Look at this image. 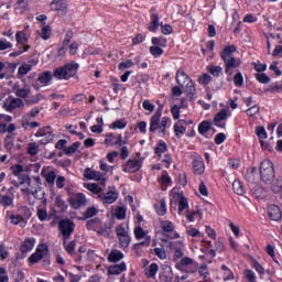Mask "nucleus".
<instances>
[{"label": "nucleus", "instance_id": "obj_41", "mask_svg": "<svg viewBox=\"0 0 282 282\" xmlns=\"http://www.w3.org/2000/svg\"><path fill=\"white\" fill-rule=\"evenodd\" d=\"M171 127V117H163L160 124V135L164 138L166 135V128Z\"/></svg>", "mask_w": 282, "mask_h": 282}, {"label": "nucleus", "instance_id": "obj_1", "mask_svg": "<svg viewBox=\"0 0 282 282\" xmlns=\"http://www.w3.org/2000/svg\"><path fill=\"white\" fill-rule=\"evenodd\" d=\"M7 217L12 226H20V228H25L30 217H32V210L30 207L22 205L18 207L17 212H8Z\"/></svg>", "mask_w": 282, "mask_h": 282}, {"label": "nucleus", "instance_id": "obj_51", "mask_svg": "<svg viewBox=\"0 0 282 282\" xmlns=\"http://www.w3.org/2000/svg\"><path fill=\"white\" fill-rule=\"evenodd\" d=\"M80 141L72 143L68 148L64 149L65 155H74L78 149H80Z\"/></svg>", "mask_w": 282, "mask_h": 282}, {"label": "nucleus", "instance_id": "obj_48", "mask_svg": "<svg viewBox=\"0 0 282 282\" xmlns=\"http://www.w3.org/2000/svg\"><path fill=\"white\" fill-rule=\"evenodd\" d=\"M188 198L186 196L182 195L178 200V215H182L183 210H188Z\"/></svg>", "mask_w": 282, "mask_h": 282}, {"label": "nucleus", "instance_id": "obj_4", "mask_svg": "<svg viewBox=\"0 0 282 282\" xmlns=\"http://www.w3.org/2000/svg\"><path fill=\"white\" fill-rule=\"evenodd\" d=\"M115 232L117 235L120 248H122V250H128L129 246H131V234L124 228V224L117 225Z\"/></svg>", "mask_w": 282, "mask_h": 282}, {"label": "nucleus", "instance_id": "obj_23", "mask_svg": "<svg viewBox=\"0 0 282 282\" xmlns=\"http://www.w3.org/2000/svg\"><path fill=\"white\" fill-rule=\"evenodd\" d=\"M51 10L53 12H64V14H67V0H53L51 2Z\"/></svg>", "mask_w": 282, "mask_h": 282}, {"label": "nucleus", "instance_id": "obj_5", "mask_svg": "<svg viewBox=\"0 0 282 282\" xmlns=\"http://www.w3.org/2000/svg\"><path fill=\"white\" fill-rule=\"evenodd\" d=\"M260 177L262 182L268 184V182H272L274 180V164L272 161L265 159L260 164Z\"/></svg>", "mask_w": 282, "mask_h": 282}, {"label": "nucleus", "instance_id": "obj_44", "mask_svg": "<svg viewBox=\"0 0 282 282\" xmlns=\"http://www.w3.org/2000/svg\"><path fill=\"white\" fill-rule=\"evenodd\" d=\"M15 41H17L15 47H19V45H25V43H28V34H25V32L23 31H18L15 33Z\"/></svg>", "mask_w": 282, "mask_h": 282}, {"label": "nucleus", "instance_id": "obj_39", "mask_svg": "<svg viewBox=\"0 0 282 282\" xmlns=\"http://www.w3.org/2000/svg\"><path fill=\"white\" fill-rule=\"evenodd\" d=\"M127 124H129V121H127V119H118L109 126V129H112V131H116L118 129L122 130L127 129Z\"/></svg>", "mask_w": 282, "mask_h": 282}, {"label": "nucleus", "instance_id": "obj_28", "mask_svg": "<svg viewBox=\"0 0 282 282\" xmlns=\"http://www.w3.org/2000/svg\"><path fill=\"white\" fill-rule=\"evenodd\" d=\"M174 135H176V138H182V135H184V133H186V120L181 119L178 120L174 126Z\"/></svg>", "mask_w": 282, "mask_h": 282}, {"label": "nucleus", "instance_id": "obj_43", "mask_svg": "<svg viewBox=\"0 0 282 282\" xmlns=\"http://www.w3.org/2000/svg\"><path fill=\"white\" fill-rule=\"evenodd\" d=\"M251 193L256 199H261L265 195V189L261 185L257 184L251 188Z\"/></svg>", "mask_w": 282, "mask_h": 282}, {"label": "nucleus", "instance_id": "obj_16", "mask_svg": "<svg viewBox=\"0 0 282 282\" xmlns=\"http://www.w3.org/2000/svg\"><path fill=\"white\" fill-rule=\"evenodd\" d=\"M25 107V104L23 102V99L20 98H13L10 101H4L2 108L8 113H12L17 109H23Z\"/></svg>", "mask_w": 282, "mask_h": 282}, {"label": "nucleus", "instance_id": "obj_56", "mask_svg": "<svg viewBox=\"0 0 282 282\" xmlns=\"http://www.w3.org/2000/svg\"><path fill=\"white\" fill-rule=\"evenodd\" d=\"M106 147H116V137L113 132H108L106 139L104 140Z\"/></svg>", "mask_w": 282, "mask_h": 282}, {"label": "nucleus", "instance_id": "obj_54", "mask_svg": "<svg viewBox=\"0 0 282 282\" xmlns=\"http://www.w3.org/2000/svg\"><path fill=\"white\" fill-rule=\"evenodd\" d=\"M32 72V65L30 64H22L18 69V76L19 78L30 74Z\"/></svg>", "mask_w": 282, "mask_h": 282}, {"label": "nucleus", "instance_id": "obj_3", "mask_svg": "<svg viewBox=\"0 0 282 282\" xmlns=\"http://www.w3.org/2000/svg\"><path fill=\"white\" fill-rule=\"evenodd\" d=\"M175 78L180 87H184L185 85V89L188 96H195V94H197V88H195L193 79L191 78V76H188V74H186L184 68H180L178 70H176Z\"/></svg>", "mask_w": 282, "mask_h": 282}, {"label": "nucleus", "instance_id": "obj_37", "mask_svg": "<svg viewBox=\"0 0 282 282\" xmlns=\"http://www.w3.org/2000/svg\"><path fill=\"white\" fill-rule=\"evenodd\" d=\"M31 89L30 88H14V95L17 96V98H19L20 100L22 99H28L30 98V94H31Z\"/></svg>", "mask_w": 282, "mask_h": 282}, {"label": "nucleus", "instance_id": "obj_63", "mask_svg": "<svg viewBox=\"0 0 282 282\" xmlns=\"http://www.w3.org/2000/svg\"><path fill=\"white\" fill-rule=\"evenodd\" d=\"M212 82H213V77L210 75L206 74V73L198 77V84L199 85L207 86V85H210Z\"/></svg>", "mask_w": 282, "mask_h": 282}, {"label": "nucleus", "instance_id": "obj_34", "mask_svg": "<svg viewBox=\"0 0 282 282\" xmlns=\"http://www.w3.org/2000/svg\"><path fill=\"white\" fill-rule=\"evenodd\" d=\"M122 272H127V263L121 262L119 264L110 265L108 269V273L116 275V274H122Z\"/></svg>", "mask_w": 282, "mask_h": 282}, {"label": "nucleus", "instance_id": "obj_21", "mask_svg": "<svg viewBox=\"0 0 282 282\" xmlns=\"http://www.w3.org/2000/svg\"><path fill=\"white\" fill-rule=\"evenodd\" d=\"M34 246H36V238H26L21 242L19 250L21 254H28V252L34 250Z\"/></svg>", "mask_w": 282, "mask_h": 282}, {"label": "nucleus", "instance_id": "obj_60", "mask_svg": "<svg viewBox=\"0 0 282 282\" xmlns=\"http://www.w3.org/2000/svg\"><path fill=\"white\" fill-rule=\"evenodd\" d=\"M150 54L153 58H160L164 54V50L160 46H150Z\"/></svg>", "mask_w": 282, "mask_h": 282}, {"label": "nucleus", "instance_id": "obj_19", "mask_svg": "<svg viewBox=\"0 0 282 282\" xmlns=\"http://www.w3.org/2000/svg\"><path fill=\"white\" fill-rule=\"evenodd\" d=\"M192 166L194 175H204L206 173V163L202 156H195L192 161Z\"/></svg>", "mask_w": 282, "mask_h": 282}, {"label": "nucleus", "instance_id": "obj_20", "mask_svg": "<svg viewBox=\"0 0 282 282\" xmlns=\"http://www.w3.org/2000/svg\"><path fill=\"white\" fill-rule=\"evenodd\" d=\"M68 205L61 196H56L54 207H53V216L63 215V213H67Z\"/></svg>", "mask_w": 282, "mask_h": 282}, {"label": "nucleus", "instance_id": "obj_24", "mask_svg": "<svg viewBox=\"0 0 282 282\" xmlns=\"http://www.w3.org/2000/svg\"><path fill=\"white\" fill-rule=\"evenodd\" d=\"M79 67L80 65H78V63L76 62H70L64 65V69L66 72V77L68 78V80L69 78H74V76L78 74Z\"/></svg>", "mask_w": 282, "mask_h": 282}, {"label": "nucleus", "instance_id": "obj_11", "mask_svg": "<svg viewBox=\"0 0 282 282\" xmlns=\"http://www.w3.org/2000/svg\"><path fill=\"white\" fill-rule=\"evenodd\" d=\"M35 138H43L40 141L41 144H50V142L54 141V131H52V127L50 126L40 128L35 133Z\"/></svg>", "mask_w": 282, "mask_h": 282}, {"label": "nucleus", "instance_id": "obj_47", "mask_svg": "<svg viewBox=\"0 0 282 282\" xmlns=\"http://www.w3.org/2000/svg\"><path fill=\"white\" fill-rule=\"evenodd\" d=\"M153 47H166V39L163 36H154L151 39Z\"/></svg>", "mask_w": 282, "mask_h": 282}, {"label": "nucleus", "instance_id": "obj_59", "mask_svg": "<svg viewBox=\"0 0 282 282\" xmlns=\"http://www.w3.org/2000/svg\"><path fill=\"white\" fill-rule=\"evenodd\" d=\"M256 80H258V83H260L261 85H268L271 79L270 76H268L265 73H257Z\"/></svg>", "mask_w": 282, "mask_h": 282}, {"label": "nucleus", "instance_id": "obj_27", "mask_svg": "<svg viewBox=\"0 0 282 282\" xmlns=\"http://www.w3.org/2000/svg\"><path fill=\"white\" fill-rule=\"evenodd\" d=\"M159 271L160 265L156 262H152L148 268L144 269L143 273L145 274L147 279L155 280Z\"/></svg>", "mask_w": 282, "mask_h": 282}, {"label": "nucleus", "instance_id": "obj_53", "mask_svg": "<svg viewBox=\"0 0 282 282\" xmlns=\"http://www.w3.org/2000/svg\"><path fill=\"white\" fill-rule=\"evenodd\" d=\"M200 52H202L203 56H206L208 54V52H210V54H213V52H215V40L207 41L206 48L200 47Z\"/></svg>", "mask_w": 282, "mask_h": 282}, {"label": "nucleus", "instance_id": "obj_62", "mask_svg": "<svg viewBox=\"0 0 282 282\" xmlns=\"http://www.w3.org/2000/svg\"><path fill=\"white\" fill-rule=\"evenodd\" d=\"M98 215V208L88 207L84 213V219H91V217H96Z\"/></svg>", "mask_w": 282, "mask_h": 282}, {"label": "nucleus", "instance_id": "obj_40", "mask_svg": "<svg viewBox=\"0 0 282 282\" xmlns=\"http://www.w3.org/2000/svg\"><path fill=\"white\" fill-rule=\"evenodd\" d=\"M213 128V123L208 120H203L199 124H198V133L200 135H206V133H208V131H210V129Z\"/></svg>", "mask_w": 282, "mask_h": 282}, {"label": "nucleus", "instance_id": "obj_22", "mask_svg": "<svg viewBox=\"0 0 282 282\" xmlns=\"http://www.w3.org/2000/svg\"><path fill=\"white\" fill-rule=\"evenodd\" d=\"M268 217L270 218L271 221H281L282 219L281 207H279L275 204L269 205Z\"/></svg>", "mask_w": 282, "mask_h": 282}, {"label": "nucleus", "instance_id": "obj_33", "mask_svg": "<svg viewBox=\"0 0 282 282\" xmlns=\"http://www.w3.org/2000/svg\"><path fill=\"white\" fill-rule=\"evenodd\" d=\"M124 259V253L122 251L115 249L108 254L109 263H118V261H122Z\"/></svg>", "mask_w": 282, "mask_h": 282}, {"label": "nucleus", "instance_id": "obj_18", "mask_svg": "<svg viewBox=\"0 0 282 282\" xmlns=\"http://www.w3.org/2000/svg\"><path fill=\"white\" fill-rule=\"evenodd\" d=\"M118 197H120V194L118 191H108L106 193H101L98 195V199L102 202V204H115V202L118 200Z\"/></svg>", "mask_w": 282, "mask_h": 282}, {"label": "nucleus", "instance_id": "obj_45", "mask_svg": "<svg viewBox=\"0 0 282 282\" xmlns=\"http://www.w3.org/2000/svg\"><path fill=\"white\" fill-rule=\"evenodd\" d=\"M0 205L3 206V208L14 206V197L9 196V195L0 196Z\"/></svg>", "mask_w": 282, "mask_h": 282}, {"label": "nucleus", "instance_id": "obj_42", "mask_svg": "<svg viewBox=\"0 0 282 282\" xmlns=\"http://www.w3.org/2000/svg\"><path fill=\"white\" fill-rule=\"evenodd\" d=\"M151 253L155 254L158 259L161 261H164L166 259V249H164V246L161 245V247H156L154 249H151Z\"/></svg>", "mask_w": 282, "mask_h": 282}, {"label": "nucleus", "instance_id": "obj_61", "mask_svg": "<svg viewBox=\"0 0 282 282\" xmlns=\"http://www.w3.org/2000/svg\"><path fill=\"white\" fill-rule=\"evenodd\" d=\"M10 171H11L12 175H14V177H19V175H21V173H23L24 167L22 164H13V165H11Z\"/></svg>", "mask_w": 282, "mask_h": 282}, {"label": "nucleus", "instance_id": "obj_8", "mask_svg": "<svg viewBox=\"0 0 282 282\" xmlns=\"http://www.w3.org/2000/svg\"><path fill=\"white\" fill-rule=\"evenodd\" d=\"M230 116H232V113L230 112V108L221 109L214 116V127H217L218 129H226V122L228 121Z\"/></svg>", "mask_w": 282, "mask_h": 282}, {"label": "nucleus", "instance_id": "obj_52", "mask_svg": "<svg viewBox=\"0 0 282 282\" xmlns=\"http://www.w3.org/2000/svg\"><path fill=\"white\" fill-rule=\"evenodd\" d=\"M272 193H281L282 191V175L278 176L271 184Z\"/></svg>", "mask_w": 282, "mask_h": 282}, {"label": "nucleus", "instance_id": "obj_35", "mask_svg": "<svg viewBox=\"0 0 282 282\" xmlns=\"http://www.w3.org/2000/svg\"><path fill=\"white\" fill-rule=\"evenodd\" d=\"M12 122V116L0 113V133H6V128Z\"/></svg>", "mask_w": 282, "mask_h": 282}, {"label": "nucleus", "instance_id": "obj_25", "mask_svg": "<svg viewBox=\"0 0 282 282\" xmlns=\"http://www.w3.org/2000/svg\"><path fill=\"white\" fill-rule=\"evenodd\" d=\"M164 153H169V144L164 140H159L154 147V155L160 159Z\"/></svg>", "mask_w": 282, "mask_h": 282}, {"label": "nucleus", "instance_id": "obj_31", "mask_svg": "<svg viewBox=\"0 0 282 282\" xmlns=\"http://www.w3.org/2000/svg\"><path fill=\"white\" fill-rule=\"evenodd\" d=\"M21 186H28L26 188L22 189V193H30V185L32 184V178L28 174H19L17 176Z\"/></svg>", "mask_w": 282, "mask_h": 282}, {"label": "nucleus", "instance_id": "obj_15", "mask_svg": "<svg viewBox=\"0 0 282 282\" xmlns=\"http://www.w3.org/2000/svg\"><path fill=\"white\" fill-rule=\"evenodd\" d=\"M63 246L67 254L75 258V263H80V261H83V256L76 252V240H72L69 242H67V240H64Z\"/></svg>", "mask_w": 282, "mask_h": 282}, {"label": "nucleus", "instance_id": "obj_13", "mask_svg": "<svg viewBox=\"0 0 282 282\" xmlns=\"http://www.w3.org/2000/svg\"><path fill=\"white\" fill-rule=\"evenodd\" d=\"M142 159H129L126 164L122 165L123 173H138L142 169Z\"/></svg>", "mask_w": 282, "mask_h": 282}, {"label": "nucleus", "instance_id": "obj_12", "mask_svg": "<svg viewBox=\"0 0 282 282\" xmlns=\"http://www.w3.org/2000/svg\"><path fill=\"white\" fill-rule=\"evenodd\" d=\"M225 65V74L227 76H232L235 74V69L241 67V59L237 57H228L227 59H223Z\"/></svg>", "mask_w": 282, "mask_h": 282}, {"label": "nucleus", "instance_id": "obj_29", "mask_svg": "<svg viewBox=\"0 0 282 282\" xmlns=\"http://www.w3.org/2000/svg\"><path fill=\"white\" fill-rule=\"evenodd\" d=\"M54 75L51 70H45L37 76V83L42 84V87H47L52 83Z\"/></svg>", "mask_w": 282, "mask_h": 282}, {"label": "nucleus", "instance_id": "obj_36", "mask_svg": "<svg viewBox=\"0 0 282 282\" xmlns=\"http://www.w3.org/2000/svg\"><path fill=\"white\" fill-rule=\"evenodd\" d=\"M189 265H193V258L184 257L176 262V270L185 271Z\"/></svg>", "mask_w": 282, "mask_h": 282}, {"label": "nucleus", "instance_id": "obj_26", "mask_svg": "<svg viewBox=\"0 0 282 282\" xmlns=\"http://www.w3.org/2000/svg\"><path fill=\"white\" fill-rule=\"evenodd\" d=\"M235 52H237V45L231 44V45H227L223 48V51L220 52V58L221 61H226L227 58H232L235 57L234 54Z\"/></svg>", "mask_w": 282, "mask_h": 282}, {"label": "nucleus", "instance_id": "obj_9", "mask_svg": "<svg viewBox=\"0 0 282 282\" xmlns=\"http://www.w3.org/2000/svg\"><path fill=\"white\" fill-rule=\"evenodd\" d=\"M59 231L62 232V237L64 241H67L72 235H74V230L76 228V224L69 219H63L58 224Z\"/></svg>", "mask_w": 282, "mask_h": 282}, {"label": "nucleus", "instance_id": "obj_49", "mask_svg": "<svg viewBox=\"0 0 282 282\" xmlns=\"http://www.w3.org/2000/svg\"><path fill=\"white\" fill-rule=\"evenodd\" d=\"M155 210H156V215H159V217H164V215H166V200L161 199L159 205L154 206Z\"/></svg>", "mask_w": 282, "mask_h": 282}, {"label": "nucleus", "instance_id": "obj_64", "mask_svg": "<svg viewBox=\"0 0 282 282\" xmlns=\"http://www.w3.org/2000/svg\"><path fill=\"white\" fill-rule=\"evenodd\" d=\"M256 134L260 140H265L268 138V132L265 131V128L263 126H258L256 128Z\"/></svg>", "mask_w": 282, "mask_h": 282}, {"label": "nucleus", "instance_id": "obj_50", "mask_svg": "<svg viewBox=\"0 0 282 282\" xmlns=\"http://www.w3.org/2000/svg\"><path fill=\"white\" fill-rule=\"evenodd\" d=\"M100 218H94L86 223V228L87 230H98V228H100Z\"/></svg>", "mask_w": 282, "mask_h": 282}, {"label": "nucleus", "instance_id": "obj_57", "mask_svg": "<svg viewBox=\"0 0 282 282\" xmlns=\"http://www.w3.org/2000/svg\"><path fill=\"white\" fill-rule=\"evenodd\" d=\"M43 100V94H37L35 96L28 97L26 105H39Z\"/></svg>", "mask_w": 282, "mask_h": 282}, {"label": "nucleus", "instance_id": "obj_2", "mask_svg": "<svg viewBox=\"0 0 282 282\" xmlns=\"http://www.w3.org/2000/svg\"><path fill=\"white\" fill-rule=\"evenodd\" d=\"M162 34L169 36V34H173V26L171 24H164V22H160V13L158 12V7H151L150 9V23L148 24L149 32H158L160 30Z\"/></svg>", "mask_w": 282, "mask_h": 282}, {"label": "nucleus", "instance_id": "obj_38", "mask_svg": "<svg viewBox=\"0 0 282 282\" xmlns=\"http://www.w3.org/2000/svg\"><path fill=\"white\" fill-rule=\"evenodd\" d=\"M53 78H56L57 80H68L65 66L55 68L53 72Z\"/></svg>", "mask_w": 282, "mask_h": 282}, {"label": "nucleus", "instance_id": "obj_32", "mask_svg": "<svg viewBox=\"0 0 282 282\" xmlns=\"http://www.w3.org/2000/svg\"><path fill=\"white\" fill-rule=\"evenodd\" d=\"M159 279L161 282H173V270H171V267H165L159 274Z\"/></svg>", "mask_w": 282, "mask_h": 282}, {"label": "nucleus", "instance_id": "obj_14", "mask_svg": "<svg viewBox=\"0 0 282 282\" xmlns=\"http://www.w3.org/2000/svg\"><path fill=\"white\" fill-rule=\"evenodd\" d=\"M160 228L163 232H166L169 239H180V232L175 231V225L171 220H160Z\"/></svg>", "mask_w": 282, "mask_h": 282}, {"label": "nucleus", "instance_id": "obj_6", "mask_svg": "<svg viewBox=\"0 0 282 282\" xmlns=\"http://www.w3.org/2000/svg\"><path fill=\"white\" fill-rule=\"evenodd\" d=\"M47 254H50V247L45 243H40L36 247L35 252H33L28 258L29 265H36V263H39V261H42L43 259H45V257H47Z\"/></svg>", "mask_w": 282, "mask_h": 282}, {"label": "nucleus", "instance_id": "obj_46", "mask_svg": "<svg viewBox=\"0 0 282 282\" xmlns=\"http://www.w3.org/2000/svg\"><path fill=\"white\" fill-rule=\"evenodd\" d=\"M232 188L236 195H246V187L243 186V183H241V181H234Z\"/></svg>", "mask_w": 282, "mask_h": 282}, {"label": "nucleus", "instance_id": "obj_58", "mask_svg": "<svg viewBox=\"0 0 282 282\" xmlns=\"http://www.w3.org/2000/svg\"><path fill=\"white\" fill-rule=\"evenodd\" d=\"M87 191H90V193H93L94 195H101L100 193H102V188L96 184V183H89L86 186Z\"/></svg>", "mask_w": 282, "mask_h": 282}, {"label": "nucleus", "instance_id": "obj_10", "mask_svg": "<svg viewBox=\"0 0 282 282\" xmlns=\"http://www.w3.org/2000/svg\"><path fill=\"white\" fill-rule=\"evenodd\" d=\"M68 204L73 210H80L87 206V196L78 192L73 197H68Z\"/></svg>", "mask_w": 282, "mask_h": 282}, {"label": "nucleus", "instance_id": "obj_7", "mask_svg": "<svg viewBox=\"0 0 282 282\" xmlns=\"http://www.w3.org/2000/svg\"><path fill=\"white\" fill-rule=\"evenodd\" d=\"M156 105H159V107L155 110L154 115L150 118L149 131L151 133H155V131H159V133H160V124H161V120H162V111H164V105L160 104V100L156 101Z\"/></svg>", "mask_w": 282, "mask_h": 282}, {"label": "nucleus", "instance_id": "obj_55", "mask_svg": "<svg viewBox=\"0 0 282 282\" xmlns=\"http://www.w3.org/2000/svg\"><path fill=\"white\" fill-rule=\"evenodd\" d=\"M41 39H43V41H50V39H52V26L51 25H45L42 28Z\"/></svg>", "mask_w": 282, "mask_h": 282}, {"label": "nucleus", "instance_id": "obj_17", "mask_svg": "<svg viewBox=\"0 0 282 282\" xmlns=\"http://www.w3.org/2000/svg\"><path fill=\"white\" fill-rule=\"evenodd\" d=\"M170 246L172 250H174L173 262L177 263L182 261V259H184V250L182 249L184 248V242L182 241L170 242Z\"/></svg>", "mask_w": 282, "mask_h": 282}, {"label": "nucleus", "instance_id": "obj_30", "mask_svg": "<svg viewBox=\"0 0 282 282\" xmlns=\"http://www.w3.org/2000/svg\"><path fill=\"white\" fill-rule=\"evenodd\" d=\"M159 184H161L162 189L166 191L167 186H172L173 185V180L171 178V176L169 175V172L166 170H164L161 174V176L158 180Z\"/></svg>", "mask_w": 282, "mask_h": 282}]
</instances>
